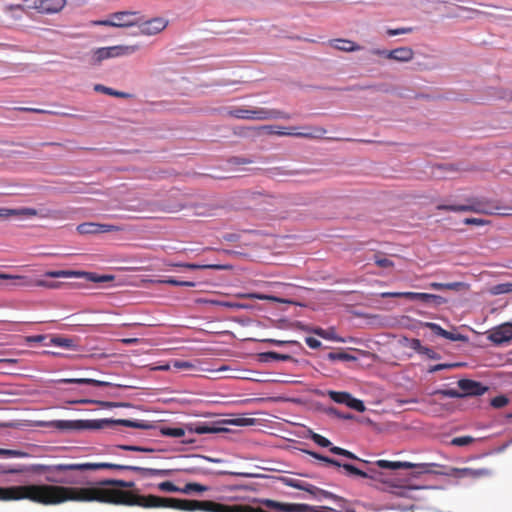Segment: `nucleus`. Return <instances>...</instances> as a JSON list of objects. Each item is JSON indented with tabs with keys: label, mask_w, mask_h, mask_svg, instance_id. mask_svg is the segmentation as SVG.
Here are the masks:
<instances>
[{
	"label": "nucleus",
	"mask_w": 512,
	"mask_h": 512,
	"mask_svg": "<svg viewBox=\"0 0 512 512\" xmlns=\"http://www.w3.org/2000/svg\"><path fill=\"white\" fill-rule=\"evenodd\" d=\"M77 231L81 234H101L99 223L86 222L77 226Z\"/></svg>",
	"instance_id": "nucleus-33"
},
{
	"label": "nucleus",
	"mask_w": 512,
	"mask_h": 512,
	"mask_svg": "<svg viewBox=\"0 0 512 512\" xmlns=\"http://www.w3.org/2000/svg\"><path fill=\"white\" fill-rule=\"evenodd\" d=\"M330 451H331V453H333L335 455H340V456H344L348 459L358 460V461L367 463V461L359 459L354 453H352L344 448L338 447V446H332L330 448Z\"/></svg>",
	"instance_id": "nucleus-39"
},
{
	"label": "nucleus",
	"mask_w": 512,
	"mask_h": 512,
	"mask_svg": "<svg viewBox=\"0 0 512 512\" xmlns=\"http://www.w3.org/2000/svg\"><path fill=\"white\" fill-rule=\"evenodd\" d=\"M465 284L463 282H451V283H440V282H431L428 284V288L434 290H454L458 291L461 288H464Z\"/></svg>",
	"instance_id": "nucleus-30"
},
{
	"label": "nucleus",
	"mask_w": 512,
	"mask_h": 512,
	"mask_svg": "<svg viewBox=\"0 0 512 512\" xmlns=\"http://www.w3.org/2000/svg\"><path fill=\"white\" fill-rule=\"evenodd\" d=\"M438 209L453 212H475L482 214H496L509 216L512 215V207H501L496 203L486 200L477 199L469 205H438Z\"/></svg>",
	"instance_id": "nucleus-1"
},
{
	"label": "nucleus",
	"mask_w": 512,
	"mask_h": 512,
	"mask_svg": "<svg viewBox=\"0 0 512 512\" xmlns=\"http://www.w3.org/2000/svg\"><path fill=\"white\" fill-rule=\"evenodd\" d=\"M328 413L331 415H335L336 417L341 418V419H346V420L354 419L353 414H350V413L344 414L335 408H329Z\"/></svg>",
	"instance_id": "nucleus-63"
},
{
	"label": "nucleus",
	"mask_w": 512,
	"mask_h": 512,
	"mask_svg": "<svg viewBox=\"0 0 512 512\" xmlns=\"http://www.w3.org/2000/svg\"><path fill=\"white\" fill-rule=\"evenodd\" d=\"M160 432L164 436L174 437V438H180L185 435L184 429L179 428V427H176V428L162 427L160 429Z\"/></svg>",
	"instance_id": "nucleus-42"
},
{
	"label": "nucleus",
	"mask_w": 512,
	"mask_h": 512,
	"mask_svg": "<svg viewBox=\"0 0 512 512\" xmlns=\"http://www.w3.org/2000/svg\"><path fill=\"white\" fill-rule=\"evenodd\" d=\"M158 486H159V489H160V490L165 491V492H180V493H181V488H180V487L175 486V485H174L172 482H170V481L162 482V483H160Z\"/></svg>",
	"instance_id": "nucleus-56"
},
{
	"label": "nucleus",
	"mask_w": 512,
	"mask_h": 512,
	"mask_svg": "<svg viewBox=\"0 0 512 512\" xmlns=\"http://www.w3.org/2000/svg\"><path fill=\"white\" fill-rule=\"evenodd\" d=\"M345 405L358 412H364L366 410L364 402L360 399L354 398L351 394L348 397L347 403Z\"/></svg>",
	"instance_id": "nucleus-41"
},
{
	"label": "nucleus",
	"mask_w": 512,
	"mask_h": 512,
	"mask_svg": "<svg viewBox=\"0 0 512 512\" xmlns=\"http://www.w3.org/2000/svg\"><path fill=\"white\" fill-rule=\"evenodd\" d=\"M190 430L197 434L222 433L229 430L221 426V423H196L190 427Z\"/></svg>",
	"instance_id": "nucleus-19"
},
{
	"label": "nucleus",
	"mask_w": 512,
	"mask_h": 512,
	"mask_svg": "<svg viewBox=\"0 0 512 512\" xmlns=\"http://www.w3.org/2000/svg\"><path fill=\"white\" fill-rule=\"evenodd\" d=\"M263 342L271 343L276 346H284V345H295L300 346V343L295 340H276V339H264Z\"/></svg>",
	"instance_id": "nucleus-58"
},
{
	"label": "nucleus",
	"mask_w": 512,
	"mask_h": 512,
	"mask_svg": "<svg viewBox=\"0 0 512 512\" xmlns=\"http://www.w3.org/2000/svg\"><path fill=\"white\" fill-rule=\"evenodd\" d=\"M310 433V438L319 446L321 447H324V448H331L332 447V443L329 439L325 438L324 436L320 435V434H317L313 431H309Z\"/></svg>",
	"instance_id": "nucleus-45"
},
{
	"label": "nucleus",
	"mask_w": 512,
	"mask_h": 512,
	"mask_svg": "<svg viewBox=\"0 0 512 512\" xmlns=\"http://www.w3.org/2000/svg\"><path fill=\"white\" fill-rule=\"evenodd\" d=\"M512 292V283H503L494 287L495 294H504Z\"/></svg>",
	"instance_id": "nucleus-61"
},
{
	"label": "nucleus",
	"mask_w": 512,
	"mask_h": 512,
	"mask_svg": "<svg viewBox=\"0 0 512 512\" xmlns=\"http://www.w3.org/2000/svg\"><path fill=\"white\" fill-rule=\"evenodd\" d=\"M171 365L175 369H190L193 367V364L188 361H181V360H173L171 362Z\"/></svg>",
	"instance_id": "nucleus-62"
},
{
	"label": "nucleus",
	"mask_w": 512,
	"mask_h": 512,
	"mask_svg": "<svg viewBox=\"0 0 512 512\" xmlns=\"http://www.w3.org/2000/svg\"><path fill=\"white\" fill-rule=\"evenodd\" d=\"M118 449H122L125 451H133V452H144V453H152L155 451V449L146 447V446H139V445H117Z\"/></svg>",
	"instance_id": "nucleus-46"
},
{
	"label": "nucleus",
	"mask_w": 512,
	"mask_h": 512,
	"mask_svg": "<svg viewBox=\"0 0 512 512\" xmlns=\"http://www.w3.org/2000/svg\"><path fill=\"white\" fill-rule=\"evenodd\" d=\"M422 326L429 328L435 335L443 337L447 336V330L443 329L440 325L433 322H424Z\"/></svg>",
	"instance_id": "nucleus-48"
},
{
	"label": "nucleus",
	"mask_w": 512,
	"mask_h": 512,
	"mask_svg": "<svg viewBox=\"0 0 512 512\" xmlns=\"http://www.w3.org/2000/svg\"><path fill=\"white\" fill-rule=\"evenodd\" d=\"M508 402H509V399L505 395H499V396L494 397L491 400V405L494 408H502L505 405H507Z\"/></svg>",
	"instance_id": "nucleus-55"
},
{
	"label": "nucleus",
	"mask_w": 512,
	"mask_h": 512,
	"mask_svg": "<svg viewBox=\"0 0 512 512\" xmlns=\"http://www.w3.org/2000/svg\"><path fill=\"white\" fill-rule=\"evenodd\" d=\"M413 31H414L413 27H401V28H396V29H388L387 34L389 36H397V35H402V34H409V33H412Z\"/></svg>",
	"instance_id": "nucleus-57"
},
{
	"label": "nucleus",
	"mask_w": 512,
	"mask_h": 512,
	"mask_svg": "<svg viewBox=\"0 0 512 512\" xmlns=\"http://www.w3.org/2000/svg\"><path fill=\"white\" fill-rule=\"evenodd\" d=\"M374 262L376 265H378L381 268H390V267H393V265H394L390 259L383 257L379 254L374 255Z\"/></svg>",
	"instance_id": "nucleus-52"
},
{
	"label": "nucleus",
	"mask_w": 512,
	"mask_h": 512,
	"mask_svg": "<svg viewBox=\"0 0 512 512\" xmlns=\"http://www.w3.org/2000/svg\"><path fill=\"white\" fill-rule=\"evenodd\" d=\"M82 278L90 282L104 283L113 281L115 279V276L110 274L98 275L93 272L82 271Z\"/></svg>",
	"instance_id": "nucleus-28"
},
{
	"label": "nucleus",
	"mask_w": 512,
	"mask_h": 512,
	"mask_svg": "<svg viewBox=\"0 0 512 512\" xmlns=\"http://www.w3.org/2000/svg\"><path fill=\"white\" fill-rule=\"evenodd\" d=\"M475 439L471 436H460L455 437L451 440V444L454 446H466L473 443Z\"/></svg>",
	"instance_id": "nucleus-51"
},
{
	"label": "nucleus",
	"mask_w": 512,
	"mask_h": 512,
	"mask_svg": "<svg viewBox=\"0 0 512 512\" xmlns=\"http://www.w3.org/2000/svg\"><path fill=\"white\" fill-rule=\"evenodd\" d=\"M265 129H267L271 134H276L278 136H296V137H304V138H313V137H320L326 133V130L323 128H315L313 132H288L285 130V128H281L278 126H265Z\"/></svg>",
	"instance_id": "nucleus-18"
},
{
	"label": "nucleus",
	"mask_w": 512,
	"mask_h": 512,
	"mask_svg": "<svg viewBox=\"0 0 512 512\" xmlns=\"http://www.w3.org/2000/svg\"><path fill=\"white\" fill-rule=\"evenodd\" d=\"M46 426L63 432L81 431L80 420H53L46 423Z\"/></svg>",
	"instance_id": "nucleus-20"
},
{
	"label": "nucleus",
	"mask_w": 512,
	"mask_h": 512,
	"mask_svg": "<svg viewBox=\"0 0 512 512\" xmlns=\"http://www.w3.org/2000/svg\"><path fill=\"white\" fill-rule=\"evenodd\" d=\"M435 394H440L443 397L449 398H463L461 391L455 389H439L435 391Z\"/></svg>",
	"instance_id": "nucleus-50"
},
{
	"label": "nucleus",
	"mask_w": 512,
	"mask_h": 512,
	"mask_svg": "<svg viewBox=\"0 0 512 512\" xmlns=\"http://www.w3.org/2000/svg\"><path fill=\"white\" fill-rule=\"evenodd\" d=\"M284 481H285V484L290 486V487H294V488H297V489H300V490H304V491H307V492H309L311 494H314V495H320L321 498H325V499L326 498H331V499H333L335 501L337 507L340 510H343L344 512H356L357 509L366 508V506L361 504L360 502L351 504V503H349L347 500H345L343 498H339V497L333 495L330 492L321 490V489L315 487L312 484L303 482V481L298 480V479L286 478V479H284Z\"/></svg>",
	"instance_id": "nucleus-2"
},
{
	"label": "nucleus",
	"mask_w": 512,
	"mask_h": 512,
	"mask_svg": "<svg viewBox=\"0 0 512 512\" xmlns=\"http://www.w3.org/2000/svg\"><path fill=\"white\" fill-rule=\"evenodd\" d=\"M172 265L175 267H185L187 269H192V270L206 269V268H210V269H222L223 268L221 265H199V264H194V263H174Z\"/></svg>",
	"instance_id": "nucleus-43"
},
{
	"label": "nucleus",
	"mask_w": 512,
	"mask_h": 512,
	"mask_svg": "<svg viewBox=\"0 0 512 512\" xmlns=\"http://www.w3.org/2000/svg\"><path fill=\"white\" fill-rule=\"evenodd\" d=\"M487 339L497 346L504 345L512 340V322L502 323L492 328Z\"/></svg>",
	"instance_id": "nucleus-11"
},
{
	"label": "nucleus",
	"mask_w": 512,
	"mask_h": 512,
	"mask_svg": "<svg viewBox=\"0 0 512 512\" xmlns=\"http://www.w3.org/2000/svg\"><path fill=\"white\" fill-rule=\"evenodd\" d=\"M375 465L381 469H413V471L409 474V477L405 478V482H408L411 478H418L422 474L431 473V467L436 466L435 463H412L408 461H388V460H378L375 462Z\"/></svg>",
	"instance_id": "nucleus-5"
},
{
	"label": "nucleus",
	"mask_w": 512,
	"mask_h": 512,
	"mask_svg": "<svg viewBox=\"0 0 512 512\" xmlns=\"http://www.w3.org/2000/svg\"><path fill=\"white\" fill-rule=\"evenodd\" d=\"M390 487L391 493L401 497L410 498L415 501L426 500V494L430 489H432L431 487L414 486L409 484L391 485Z\"/></svg>",
	"instance_id": "nucleus-9"
},
{
	"label": "nucleus",
	"mask_w": 512,
	"mask_h": 512,
	"mask_svg": "<svg viewBox=\"0 0 512 512\" xmlns=\"http://www.w3.org/2000/svg\"><path fill=\"white\" fill-rule=\"evenodd\" d=\"M138 12L135 11H119L115 12L111 15V18L114 19L116 22L120 23H131L128 25H124L123 27H132V26H138L139 24V18H134L135 15H137Z\"/></svg>",
	"instance_id": "nucleus-21"
},
{
	"label": "nucleus",
	"mask_w": 512,
	"mask_h": 512,
	"mask_svg": "<svg viewBox=\"0 0 512 512\" xmlns=\"http://www.w3.org/2000/svg\"><path fill=\"white\" fill-rule=\"evenodd\" d=\"M255 422H256V419H254V418H243V417L217 421V423H221V425L226 424V425H234V426H252L255 424Z\"/></svg>",
	"instance_id": "nucleus-32"
},
{
	"label": "nucleus",
	"mask_w": 512,
	"mask_h": 512,
	"mask_svg": "<svg viewBox=\"0 0 512 512\" xmlns=\"http://www.w3.org/2000/svg\"><path fill=\"white\" fill-rule=\"evenodd\" d=\"M342 468L346 470L349 474L360 476L363 478L379 479V477L381 476V473H379L374 468H371L368 472H365L349 463H344L342 465Z\"/></svg>",
	"instance_id": "nucleus-23"
},
{
	"label": "nucleus",
	"mask_w": 512,
	"mask_h": 512,
	"mask_svg": "<svg viewBox=\"0 0 512 512\" xmlns=\"http://www.w3.org/2000/svg\"><path fill=\"white\" fill-rule=\"evenodd\" d=\"M421 355H425L427 356L429 359H432V360H439L441 359V355L437 352H435L433 349L429 348V347H424L423 349V352Z\"/></svg>",
	"instance_id": "nucleus-64"
},
{
	"label": "nucleus",
	"mask_w": 512,
	"mask_h": 512,
	"mask_svg": "<svg viewBox=\"0 0 512 512\" xmlns=\"http://www.w3.org/2000/svg\"><path fill=\"white\" fill-rule=\"evenodd\" d=\"M174 470L172 469H153L137 466L136 472L141 473L144 477H166L170 476Z\"/></svg>",
	"instance_id": "nucleus-27"
},
{
	"label": "nucleus",
	"mask_w": 512,
	"mask_h": 512,
	"mask_svg": "<svg viewBox=\"0 0 512 512\" xmlns=\"http://www.w3.org/2000/svg\"><path fill=\"white\" fill-rule=\"evenodd\" d=\"M0 456L5 458H26L29 454L20 450L0 448Z\"/></svg>",
	"instance_id": "nucleus-40"
},
{
	"label": "nucleus",
	"mask_w": 512,
	"mask_h": 512,
	"mask_svg": "<svg viewBox=\"0 0 512 512\" xmlns=\"http://www.w3.org/2000/svg\"><path fill=\"white\" fill-rule=\"evenodd\" d=\"M77 471L98 470V469H114L118 471H136L137 466L114 463H81L76 464Z\"/></svg>",
	"instance_id": "nucleus-14"
},
{
	"label": "nucleus",
	"mask_w": 512,
	"mask_h": 512,
	"mask_svg": "<svg viewBox=\"0 0 512 512\" xmlns=\"http://www.w3.org/2000/svg\"><path fill=\"white\" fill-rule=\"evenodd\" d=\"M457 384L461 389L463 398L481 396L489 389L488 386L483 385L481 382L470 379H460Z\"/></svg>",
	"instance_id": "nucleus-13"
},
{
	"label": "nucleus",
	"mask_w": 512,
	"mask_h": 512,
	"mask_svg": "<svg viewBox=\"0 0 512 512\" xmlns=\"http://www.w3.org/2000/svg\"><path fill=\"white\" fill-rule=\"evenodd\" d=\"M11 216H16L18 218H30L33 216H41L44 217L45 214L42 213V210H37L34 208H17V209H9V208H0V220L7 219Z\"/></svg>",
	"instance_id": "nucleus-17"
},
{
	"label": "nucleus",
	"mask_w": 512,
	"mask_h": 512,
	"mask_svg": "<svg viewBox=\"0 0 512 512\" xmlns=\"http://www.w3.org/2000/svg\"><path fill=\"white\" fill-rule=\"evenodd\" d=\"M94 25H104V26H111V27H120L123 28L124 24L120 22H116L114 19L109 20H97L92 22ZM129 23H125V25H128Z\"/></svg>",
	"instance_id": "nucleus-59"
},
{
	"label": "nucleus",
	"mask_w": 512,
	"mask_h": 512,
	"mask_svg": "<svg viewBox=\"0 0 512 512\" xmlns=\"http://www.w3.org/2000/svg\"><path fill=\"white\" fill-rule=\"evenodd\" d=\"M327 359L331 360V361H336V360H340V361H356L357 360V357L347 353V352H344V351H341V352H330L328 355H327Z\"/></svg>",
	"instance_id": "nucleus-38"
},
{
	"label": "nucleus",
	"mask_w": 512,
	"mask_h": 512,
	"mask_svg": "<svg viewBox=\"0 0 512 512\" xmlns=\"http://www.w3.org/2000/svg\"><path fill=\"white\" fill-rule=\"evenodd\" d=\"M66 5V0H42L40 13L55 14L60 12Z\"/></svg>",
	"instance_id": "nucleus-22"
},
{
	"label": "nucleus",
	"mask_w": 512,
	"mask_h": 512,
	"mask_svg": "<svg viewBox=\"0 0 512 512\" xmlns=\"http://www.w3.org/2000/svg\"><path fill=\"white\" fill-rule=\"evenodd\" d=\"M67 471H77L76 463L75 464H56V465H43V464H32L27 466L25 472H36L42 473L47 472L49 475L47 476V480L49 482L54 483H70L72 482L70 479L66 477H58L56 473H62Z\"/></svg>",
	"instance_id": "nucleus-6"
},
{
	"label": "nucleus",
	"mask_w": 512,
	"mask_h": 512,
	"mask_svg": "<svg viewBox=\"0 0 512 512\" xmlns=\"http://www.w3.org/2000/svg\"><path fill=\"white\" fill-rule=\"evenodd\" d=\"M228 115L237 119L244 120H273L290 119V115L284 111L269 108H234L228 111Z\"/></svg>",
	"instance_id": "nucleus-4"
},
{
	"label": "nucleus",
	"mask_w": 512,
	"mask_h": 512,
	"mask_svg": "<svg viewBox=\"0 0 512 512\" xmlns=\"http://www.w3.org/2000/svg\"><path fill=\"white\" fill-rule=\"evenodd\" d=\"M459 472L461 473V476L470 477V478H479V477L487 476L490 474L489 470H487L485 468H482V469L463 468Z\"/></svg>",
	"instance_id": "nucleus-35"
},
{
	"label": "nucleus",
	"mask_w": 512,
	"mask_h": 512,
	"mask_svg": "<svg viewBox=\"0 0 512 512\" xmlns=\"http://www.w3.org/2000/svg\"><path fill=\"white\" fill-rule=\"evenodd\" d=\"M165 284L172 286H182V287H195L196 283L194 281H180L173 277H167L162 281Z\"/></svg>",
	"instance_id": "nucleus-47"
},
{
	"label": "nucleus",
	"mask_w": 512,
	"mask_h": 512,
	"mask_svg": "<svg viewBox=\"0 0 512 512\" xmlns=\"http://www.w3.org/2000/svg\"><path fill=\"white\" fill-rule=\"evenodd\" d=\"M209 488L205 485L199 483H187L183 488H181V493L183 494H193V493H201L207 491Z\"/></svg>",
	"instance_id": "nucleus-37"
},
{
	"label": "nucleus",
	"mask_w": 512,
	"mask_h": 512,
	"mask_svg": "<svg viewBox=\"0 0 512 512\" xmlns=\"http://www.w3.org/2000/svg\"><path fill=\"white\" fill-rule=\"evenodd\" d=\"M137 50L138 46L136 45H116L110 47H101L93 51L92 59L94 64H99L106 59L132 55Z\"/></svg>",
	"instance_id": "nucleus-7"
},
{
	"label": "nucleus",
	"mask_w": 512,
	"mask_h": 512,
	"mask_svg": "<svg viewBox=\"0 0 512 512\" xmlns=\"http://www.w3.org/2000/svg\"><path fill=\"white\" fill-rule=\"evenodd\" d=\"M384 296L391 297H405L411 301H420L425 305L433 308H437L445 303H447V299L436 294L430 293H420V292H394V293H385Z\"/></svg>",
	"instance_id": "nucleus-8"
},
{
	"label": "nucleus",
	"mask_w": 512,
	"mask_h": 512,
	"mask_svg": "<svg viewBox=\"0 0 512 512\" xmlns=\"http://www.w3.org/2000/svg\"><path fill=\"white\" fill-rule=\"evenodd\" d=\"M227 162L230 165H245V164L253 163V160L248 157L233 156V157H230Z\"/></svg>",
	"instance_id": "nucleus-53"
},
{
	"label": "nucleus",
	"mask_w": 512,
	"mask_h": 512,
	"mask_svg": "<svg viewBox=\"0 0 512 512\" xmlns=\"http://www.w3.org/2000/svg\"><path fill=\"white\" fill-rule=\"evenodd\" d=\"M34 286L45 287L48 289H59L62 286L61 282H51L45 280H37L34 282Z\"/></svg>",
	"instance_id": "nucleus-54"
},
{
	"label": "nucleus",
	"mask_w": 512,
	"mask_h": 512,
	"mask_svg": "<svg viewBox=\"0 0 512 512\" xmlns=\"http://www.w3.org/2000/svg\"><path fill=\"white\" fill-rule=\"evenodd\" d=\"M48 278H82V271L76 270H49L44 273Z\"/></svg>",
	"instance_id": "nucleus-26"
},
{
	"label": "nucleus",
	"mask_w": 512,
	"mask_h": 512,
	"mask_svg": "<svg viewBox=\"0 0 512 512\" xmlns=\"http://www.w3.org/2000/svg\"><path fill=\"white\" fill-rule=\"evenodd\" d=\"M50 343L57 347L65 349L76 350L77 345L72 338L54 336L51 338Z\"/></svg>",
	"instance_id": "nucleus-29"
},
{
	"label": "nucleus",
	"mask_w": 512,
	"mask_h": 512,
	"mask_svg": "<svg viewBox=\"0 0 512 512\" xmlns=\"http://www.w3.org/2000/svg\"><path fill=\"white\" fill-rule=\"evenodd\" d=\"M113 425H122L125 427L150 430L155 428L152 422L145 420H128V419H93L80 420L81 430H98Z\"/></svg>",
	"instance_id": "nucleus-3"
},
{
	"label": "nucleus",
	"mask_w": 512,
	"mask_h": 512,
	"mask_svg": "<svg viewBox=\"0 0 512 512\" xmlns=\"http://www.w3.org/2000/svg\"><path fill=\"white\" fill-rule=\"evenodd\" d=\"M328 395L334 402L345 405L347 403L348 397L350 396V393L331 390L328 391Z\"/></svg>",
	"instance_id": "nucleus-44"
},
{
	"label": "nucleus",
	"mask_w": 512,
	"mask_h": 512,
	"mask_svg": "<svg viewBox=\"0 0 512 512\" xmlns=\"http://www.w3.org/2000/svg\"><path fill=\"white\" fill-rule=\"evenodd\" d=\"M330 45L340 51L354 52L359 51L361 47L355 42L346 39H334L330 41Z\"/></svg>",
	"instance_id": "nucleus-25"
},
{
	"label": "nucleus",
	"mask_w": 512,
	"mask_h": 512,
	"mask_svg": "<svg viewBox=\"0 0 512 512\" xmlns=\"http://www.w3.org/2000/svg\"><path fill=\"white\" fill-rule=\"evenodd\" d=\"M103 485H114L118 487L123 488H132L135 486V483L133 481H124V480H115V479H108L101 482Z\"/></svg>",
	"instance_id": "nucleus-49"
},
{
	"label": "nucleus",
	"mask_w": 512,
	"mask_h": 512,
	"mask_svg": "<svg viewBox=\"0 0 512 512\" xmlns=\"http://www.w3.org/2000/svg\"><path fill=\"white\" fill-rule=\"evenodd\" d=\"M169 21L163 17H155L150 20H142L139 18L138 27L143 35H156L168 26Z\"/></svg>",
	"instance_id": "nucleus-12"
},
{
	"label": "nucleus",
	"mask_w": 512,
	"mask_h": 512,
	"mask_svg": "<svg viewBox=\"0 0 512 512\" xmlns=\"http://www.w3.org/2000/svg\"><path fill=\"white\" fill-rule=\"evenodd\" d=\"M370 54L383 56L387 59L395 60L401 63H407L413 59L414 51L410 47H398L393 50H385L374 48L371 49Z\"/></svg>",
	"instance_id": "nucleus-10"
},
{
	"label": "nucleus",
	"mask_w": 512,
	"mask_h": 512,
	"mask_svg": "<svg viewBox=\"0 0 512 512\" xmlns=\"http://www.w3.org/2000/svg\"><path fill=\"white\" fill-rule=\"evenodd\" d=\"M259 357L262 362L287 361V360L292 359V357L290 355L280 354V353H277L274 351H268V352L261 353L259 355Z\"/></svg>",
	"instance_id": "nucleus-31"
},
{
	"label": "nucleus",
	"mask_w": 512,
	"mask_h": 512,
	"mask_svg": "<svg viewBox=\"0 0 512 512\" xmlns=\"http://www.w3.org/2000/svg\"><path fill=\"white\" fill-rule=\"evenodd\" d=\"M26 465H5L0 463V473L3 474H20L25 473Z\"/></svg>",
	"instance_id": "nucleus-36"
},
{
	"label": "nucleus",
	"mask_w": 512,
	"mask_h": 512,
	"mask_svg": "<svg viewBox=\"0 0 512 512\" xmlns=\"http://www.w3.org/2000/svg\"><path fill=\"white\" fill-rule=\"evenodd\" d=\"M261 503L269 509H275L277 512H307L308 509L305 504L281 503L270 499H263Z\"/></svg>",
	"instance_id": "nucleus-16"
},
{
	"label": "nucleus",
	"mask_w": 512,
	"mask_h": 512,
	"mask_svg": "<svg viewBox=\"0 0 512 512\" xmlns=\"http://www.w3.org/2000/svg\"><path fill=\"white\" fill-rule=\"evenodd\" d=\"M3 281H4L3 283H0V286L3 289H7V290H15V289L21 288V287L34 286V281H32V279H30L29 277L24 276V275L5 274Z\"/></svg>",
	"instance_id": "nucleus-15"
},
{
	"label": "nucleus",
	"mask_w": 512,
	"mask_h": 512,
	"mask_svg": "<svg viewBox=\"0 0 512 512\" xmlns=\"http://www.w3.org/2000/svg\"><path fill=\"white\" fill-rule=\"evenodd\" d=\"M57 383L60 384H89L94 386H100V387H107L111 386L112 384L107 381H100L90 378H63L57 380Z\"/></svg>",
	"instance_id": "nucleus-24"
},
{
	"label": "nucleus",
	"mask_w": 512,
	"mask_h": 512,
	"mask_svg": "<svg viewBox=\"0 0 512 512\" xmlns=\"http://www.w3.org/2000/svg\"><path fill=\"white\" fill-rule=\"evenodd\" d=\"M94 89L97 92H102L104 94L119 97V98H129L131 96L129 93L113 90L112 88L106 87L101 84L95 85Z\"/></svg>",
	"instance_id": "nucleus-34"
},
{
	"label": "nucleus",
	"mask_w": 512,
	"mask_h": 512,
	"mask_svg": "<svg viewBox=\"0 0 512 512\" xmlns=\"http://www.w3.org/2000/svg\"><path fill=\"white\" fill-rule=\"evenodd\" d=\"M96 404L100 405L103 408H113V407H129L130 404L123 402H109V401H98L96 400Z\"/></svg>",
	"instance_id": "nucleus-60"
}]
</instances>
